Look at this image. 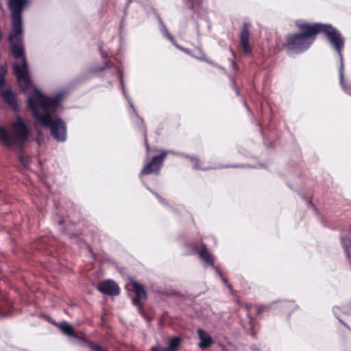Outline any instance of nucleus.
Returning a JSON list of instances; mask_svg holds the SVG:
<instances>
[{
    "label": "nucleus",
    "mask_w": 351,
    "mask_h": 351,
    "mask_svg": "<svg viewBox=\"0 0 351 351\" xmlns=\"http://www.w3.org/2000/svg\"><path fill=\"white\" fill-rule=\"evenodd\" d=\"M21 33L17 34L12 29L10 35L11 49L17 60L14 64V73L21 89L28 96V105L36 121L46 128H51L53 137L60 141L66 139V128L60 119L54 120L51 114L58 106L60 95L56 98L46 97L32 84L28 71L24 50L21 44Z\"/></svg>",
    "instance_id": "1"
},
{
    "label": "nucleus",
    "mask_w": 351,
    "mask_h": 351,
    "mask_svg": "<svg viewBox=\"0 0 351 351\" xmlns=\"http://www.w3.org/2000/svg\"><path fill=\"white\" fill-rule=\"evenodd\" d=\"M295 24L301 32L286 37V43L283 45L286 49L291 51L302 52L311 46L318 33L324 32L342 60L341 51L344 46V40L335 27L330 25L311 24L302 21H297Z\"/></svg>",
    "instance_id": "2"
},
{
    "label": "nucleus",
    "mask_w": 351,
    "mask_h": 351,
    "mask_svg": "<svg viewBox=\"0 0 351 351\" xmlns=\"http://www.w3.org/2000/svg\"><path fill=\"white\" fill-rule=\"evenodd\" d=\"M12 128V134H9L6 129L0 125V143L7 147L21 143L29 135V131L20 117H16Z\"/></svg>",
    "instance_id": "3"
},
{
    "label": "nucleus",
    "mask_w": 351,
    "mask_h": 351,
    "mask_svg": "<svg viewBox=\"0 0 351 351\" xmlns=\"http://www.w3.org/2000/svg\"><path fill=\"white\" fill-rule=\"evenodd\" d=\"M26 3V0H8L12 16V29L17 34L22 32L21 12Z\"/></svg>",
    "instance_id": "4"
},
{
    "label": "nucleus",
    "mask_w": 351,
    "mask_h": 351,
    "mask_svg": "<svg viewBox=\"0 0 351 351\" xmlns=\"http://www.w3.org/2000/svg\"><path fill=\"white\" fill-rule=\"evenodd\" d=\"M250 38V25L247 23H244L243 27L240 32V45L242 52L245 54H250L252 52V48L249 43Z\"/></svg>",
    "instance_id": "5"
},
{
    "label": "nucleus",
    "mask_w": 351,
    "mask_h": 351,
    "mask_svg": "<svg viewBox=\"0 0 351 351\" xmlns=\"http://www.w3.org/2000/svg\"><path fill=\"white\" fill-rule=\"evenodd\" d=\"M166 155L167 153L163 152L159 156L154 157L152 162L145 165L143 169L141 174L147 175L152 173L157 172L159 170L165 158L166 157Z\"/></svg>",
    "instance_id": "6"
},
{
    "label": "nucleus",
    "mask_w": 351,
    "mask_h": 351,
    "mask_svg": "<svg viewBox=\"0 0 351 351\" xmlns=\"http://www.w3.org/2000/svg\"><path fill=\"white\" fill-rule=\"evenodd\" d=\"M182 339L180 337H171L167 341V348L162 347L160 343L152 346L151 351H177L179 350Z\"/></svg>",
    "instance_id": "7"
},
{
    "label": "nucleus",
    "mask_w": 351,
    "mask_h": 351,
    "mask_svg": "<svg viewBox=\"0 0 351 351\" xmlns=\"http://www.w3.org/2000/svg\"><path fill=\"white\" fill-rule=\"evenodd\" d=\"M98 290L107 295H117L119 293L118 285L112 280H108L97 285Z\"/></svg>",
    "instance_id": "8"
},
{
    "label": "nucleus",
    "mask_w": 351,
    "mask_h": 351,
    "mask_svg": "<svg viewBox=\"0 0 351 351\" xmlns=\"http://www.w3.org/2000/svg\"><path fill=\"white\" fill-rule=\"evenodd\" d=\"M130 283L136 293V297L133 300L134 304L141 306V301L145 300L147 298L146 291L143 287L137 282L131 280Z\"/></svg>",
    "instance_id": "9"
},
{
    "label": "nucleus",
    "mask_w": 351,
    "mask_h": 351,
    "mask_svg": "<svg viewBox=\"0 0 351 351\" xmlns=\"http://www.w3.org/2000/svg\"><path fill=\"white\" fill-rule=\"evenodd\" d=\"M197 332L201 340L199 343V348L204 349L209 347L213 343L210 336L202 329H198Z\"/></svg>",
    "instance_id": "10"
},
{
    "label": "nucleus",
    "mask_w": 351,
    "mask_h": 351,
    "mask_svg": "<svg viewBox=\"0 0 351 351\" xmlns=\"http://www.w3.org/2000/svg\"><path fill=\"white\" fill-rule=\"evenodd\" d=\"M199 257L206 265L213 266V258L204 246L199 252Z\"/></svg>",
    "instance_id": "11"
},
{
    "label": "nucleus",
    "mask_w": 351,
    "mask_h": 351,
    "mask_svg": "<svg viewBox=\"0 0 351 351\" xmlns=\"http://www.w3.org/2000/svg\"><path fill=\"white\" fill-rule=\"evenodd\" d=\"M58 327L62 332L68 336L74 337L75 335L73 328L66 322L60 324Z\"/></svg>",
    "instance_id": "12"
},
{
    "label": "nucleus",
    "mask_w": 351,
    "mask_h": 351,
    "mask_svg": "<svg viewBox=\"0 0 351 351\" xmlns=\"http://www.w3.org/2000/svg\"><path fill=\"white\" fill-rule=\"evenodd\" d=\"M341 244L346 252L347 256L350 257V249L351 247V239L343 237L341 239Z\"/></svg>",
    "instance_id": "13"
},
{
    "label": "nucleus",
    "mask_w": 351,
    "mask_h": 351,
    "mask_svg": "<svg viewBox=\"0 0 351 351\" xmlns=\"http://www.w3.org/2000/svg\"><path fill=\"white\" fill-rule=\"evenodd\" d=\"M3 97L10 103L11 105L14 104V97L13 94L10 91L7 90L3 93Z\"/></svg>",
    "instance_id": "14"
},
{
    "label": "nucleus",
    "mask_w": 351,
    "mask_h": 351,
    "mask_svg": "<svg viewBox=\"0 0 351 351\" xmlns=\"http://www.w3.org/2000/svg\"><path fill=\"white\" fill-rule=\"evenodd\" d=\"M6 69L5 66L0 67V85H1L4 82V75L6 73Z\"/></svg>",
    "instance_id": "15"
},
{
    "label": "nucleus",
    "mask_w": 351,
    "mask_h": 351,
    "mask_svg": "<svg viewBox=\"0 0 351 351\" xmlns=\"http://www.w3.org/2000/svg\"><path fill=\"white\" fill-rule=\"evenodd\" d=\"M255 308L256 310L257 313L260 314L262 312L266 311L267 309V307L265 305H258V306H256Z\"/></svg>",
    "instance_id": "16"
},
{
    "label": "nucleus",
    "mask_w": 351,
    "mask_h": 351,
    "mask_svg": "<svg viewBox=\"0 0 351 351\" xmlns=\"http://www.w3.org/2000/svg\"><path fill=\"white\" fill-rule=\"evenodd\" d=\"M191 164H192V165L193 166L194 168H195V169H198L199 168V167L197 166V162L198 161V160L197 158L191 157Z\"/></svg>",
    "instance_id": "17"
},
{
    "label": "nucleus",
    "mask_w": 351,
    "mask_h": 351,
    "mask_svg": "<svg viewBox=\"0 0 351 351\" xmlns=\"http://www.w3.org/2000/svg\"><path fill=\"white\" fill-rule=\"evenodd\" d=\"M221 280H222L223 283L230 289L231 292H232V289L231 285L228 282L227 280L225 278H221Z\"/></svg>",
    "instance_id": "18"
},
{
    "label": "nucleus",
    "mask_w": 351,
    "mask_h": 351,
    "mask_svg": "<svg viewBox=\"0 0 351 351\" xmlns=\"http://www.w3.org/2000/svg\"><path fill=\"white\" fill-rule=\"evenodd\" d=\"M92 349L94 350V351H105L104 348L98 346V345H94L92 347Z\"/></svg>",
    "instance_id": "19"
},
{
    "label": "nucleus",
    "mask_w": 351,
    "mask_h": 351,
    "mask_svg": "<svg viewBox=\"0 0 351 351\" xmlns=\"http://www.w3.org/2000/svg\"><path fill=\"white\" fill-rule=\"evenodd\" d=\"M339 73H340L341 83L343 84V65L342 64L341 66Z\"/></svg>",
    "instance_id": "20"
},
{
    "label": "nucleus",
    "mask_w": 351,
    "mask_h": 351,
    "mask_svg": "<svg viewBox=\"0 0 351 351\" xmlns=\"http://www.w3.org/2000/svg\"><path fill=\"white\" fill-rule=\"evenodd\" d=\"M345 91L350 95H351V86H343Z\"/></svg>",
    "instance_id": "21"
},
{
    "label": "nucleus",
    "mask_w": 351,
    "mask_h": 351,
    "mask_svg": "<svg viewBox=\"0 0 351 351\" xmlns=\"http://www.w3.org/2000/svg\"><path fill=\"white\" fill-rule=\"evenodd\" d=\"M232 65L233 69H234L236 68V64H235V62H232Z\"/></svg>",
    "instance_id": "22"
},
{
    "label": "nucleus",
    "mask_w": 351,
    "mask_h": 351,
    "mask_svg": "<svg viewBox=\"0 0 351 351\" xmlns=\"http://www.w3.org/2000/svg\"><path fill=\"white\" fill-rule=\"evenodd\" d=\"M245 308H246V310H247V311H250V306H248L247 305H245Z\"/></svg>",
    "instance_id": "23"
},
{
    "label": "nucleus",
    "mask_w": 351,
    "mask_h": 351,
    "mask_svg": "<svg viewBox=\"0 0 351 351\" xmlns=\"http://www.w3.org/2000/svg\"><path fill=\"white\" fill-rule=\"evenodd\" d=\"M348 230H349V232L351 233V225L349 226Z\"/></svg>",
    "instance_id": "24"
},
{
    "label": "nucleus",
    "mask_w": 351,
    "mask_h": 351,
    "mask_svg": "<svg viewBox=\"0 0 351 351\" xmlns=\"http://www.w3.org/2000/svg\"><path fill=\"white\" fill-rule=\"evenodd\" d=\"M344 326H346V327H348V326L346 325V324L343 323V322H341Z\"/></svg>",
    "instance_id": "25"
},
{
    "label": "nucleus",
    "mask_w": 351,
    "mask_h": 351,
    "mask_svg": "<svg viewBox=\"0 0 351 351\" xmlns=\"http://www.w3.org/2000/svg\"><path fill=\"white\" fill-rule=\"evenodd\" d=\"M252 336L255 337V333L254 332L252 333Z\"/></svg>",
    "instance_id": "26"
}]
</instances>
